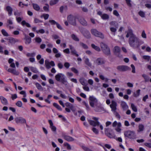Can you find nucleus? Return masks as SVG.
I'll list each match as a JSON object with an SVG mask.
<instances>
[{
	"label": "nucleus",
	"instance_id": "1",
	"mask_svg": "<svg viewBox=\"0 0 151 151\" xmlns=\"http://www.w3.org/2000/svg\"><path fill=\"white\" fill-rule=\"evenodd\" d=\"M140 40L136 36L129 37V43L132 47L134 48H138L140 46Z\"/></svg>",
	"mask_w": 151,
	"mask_h": 151
},
{
	"label": "nucleus",
	"instance_id": "2",
	"mask_svg": "<svg viewBox=\"0 0 151 151\" xmlns=\"http://www.w3.org/2000/svg\"><path fill=\"white\" fill-rule=\"evenodd\" d=\"M55 78L57 81H59L64 84L65 86H68V83L65 76L63 74L59 73L55 76Z\"/></svg>",
	"mask_w": 151,
	"mask_h": 151
},
{
	"label": "nucleus",
	"instance_id": "3",
	"mask_svg": "<svg viewBox=\"0 0 151 151\" xmlns=\"http://www.w3.org/2000/svg\"><path fill=\"white\" fill-rule=\"evenodd\" d=\"M124 135L125 137L134 139L136 138V135L134 131L130 130H127L124 132Z\"/></svg>",
	"mask_w": 151,
	"mask_h": 151
},
{
	"label": "nucleus",
	"instance_id": "4",
	"mask_svg": "<svg viewBox=\"0 0 151 151\" xmlns=\"http://www.w3.org/2000/svg\"><path fill=\"white\" fill-rule=\"evenodd\" d=\"M100 46L103 53L107 55H110V50L109 48L105 43L101 42L100 43Z\"/></svg>",
	"mask_w": 151,
	"mask_h": 151
},
{
	"label": "nucleus",
	"instance_id": "5",
	"mask_svg": "<svg viewBox=\"0 0 151 151\" xmlns=\"http://www.w3.org/2000/svg\"><path fill=\"white\" fill-rule=\"evenodd\" d=\"M91 34L94 36L99 37L102 39L104 38V35L101 32H99L96 29H92L91 30Z\"/></svg>",
	"mask_w": 151,
	"mask_h": 151
},
{
	"label": "nucleus",
	"instance_id": "6",
	"mask_svg": "<svg viewBox=\"0 0 151 151\" xmlns=\"http://www.w3.org/2000/svg\"><path fill=\"white\" fill-rule=\"evenodd\" d=\"M89 99L90 105L93 108L94 107V106L98 103L97 99L93 96H90Z\"/></svg>",
	"mask_w": 151,
	"mask_h": 151
},
{
	"label": "nucleus",
	"instance_id": "7",
	"mask_svg": "<svg viewBox=\"0 0 151 151\" xmlns=\"http://www.w3.org/2000/svg\"><path fill=\"white\" fill-rule=\"evenodd\" d=\"M80 31L82 35L87 38H89L91 34L89 31L83 28H81Z\"/></svg>",
	"mask_w": 151,
	"mask_h": 151
},
{
	"label": "nucleus",
	"instance_id": "8",
	"mask_svg": "<svg viewBox=\"0 0 151 151\" xmlns=\"http://www.w3.org/2000/svg\"><path fill=\"white\" fill-rule=\"evenodd\" d=\"M92 119L95 120L94 121L93 120H89L88 122L93 127H96L97 126H99L100 124V123L98 121L99 118L95 117H92Z\"/></svg>",
	"mask_w": 151,
	"mask_h": 151
},
{
	"label": "nucleus",
	"instance_id": "9",
	"mask_svg": "<svg viewBox=\"0 0 151 151\" xmlns=\"http://www.w3.org/2000/svg\"><path fill=\"white\" fill-rule=\"evenodd\" d=\"M67 19L68 22L70 24L73 26L76 25V17L70 15L68 16Z\"/></svg>",
	"mask_w": 151,
	"mask_h": 151
},
{
	"label": "nucleus",
	"instance_id": "10",
	"mask_svg": "<svg viewBox=\"0 0 151 151\" xmlns=\"http://www.w3.org/2000/svg\"><path fill=\"white\" fill-rule=\"evenodd\" d=\"M116 69L119 71L124 72L130 70L128 66L125 65H119L117 67Z\"/></svg>",
	"mask_w": 151,
	"mask_h": 151
},
{
	"label": "nucleus",
	"instance_id": "11",
	"mask_svg": "<svg viewBox=\"0 0 151 151\" xmlns=\"http://www.w3.org/2000/svg\"><path fill=\"white\" fill-rule=\"evenodd\" d=\"M14 119L16 122L17 124L19 123L21 124H26V120L23 117H17L15 118Z\"/></svg>",
	"mask_w": 151,
	"mask_h": 151
},
{
	"label": "nucleus",
	"instance_id": "12",
	"mask_svg": "<svg viewBox=\"0 0 151 151\" xmlns=\"http://www.w3.org/2000/svg\"><path fill=\"white\" fill-rule=\"evenodd\" d=\"M94 110L98 112H100L104 111V109L102 105L100 103H98L94 106Z\"/></svg>",
	"mask_w": 151,
	"mask_h": 151
},
{
	"label": "nucleus",
	"instance_id": "13",
	"mask_svg": "<svg viewBox=\"0 0 151 151\" xmlns=\"http://www.w3.org/2000/svg\"><path fill=\"white\" fill-rule=\"evenodd\" d=\"M49 127L54 134H56V127L54 125V124L51 120H48Z\"/></svg>",
	"mask_w": 151,
	"mask_h": 151
},
{
	"label": "nucleus",
	"instance_id": "14",
	"mask_svg": "<svg viewBox=\"0 0 151 151\" xmlns=\"http://www.w3.org/2000/svg\"><path fill=\"white\" fill-rule=\"evenodd\" d=\"M117 106V104L116 102L114 100L112 101L111 104L110 105V106L111 109V111L112 112H115V111H116Z\"/></svg>",
	"mask_w": 151,
	"mask_h": 151
},
{
	"label": "nucleus",
	"instance_id": "15",
	"mask_svg": "<svg viewBox=\"0 0 151 151\" xmlns=\"http://www.w3.org/2000/svg\"><path fill=\"white\" fill-rule=\"evenodd\" d=\"M105 133L106 135L110 138H114L115 135L114 134H112L110 132V129L109 128L105 129Z\"/></svg>",
	"mask_w": 151,
	"mask_h": 151
},
{
	"label": "nucleus",
	"instance_id": "16",
	"mask_svg": "<svg viewBox=\"0 0 151 151\" xmlns=\"http://www.w3.org/2000/svg\"><path fill=\"white\" fill-rule=\"evenodd\" d=\"M94 63L98 65H100L104 64L105 61L103 58H99L96 60Z\"/></svg>",
	"mask_w": 151,
	"mask_h": 151
},
{
	"label": "nucleus",
	"instance_id": "17",
	"mask_svg": "<svg viewBox=\"0 0 151 151\" xmlns=\"http://www.w3.org/2000/svg\"><path fill=\"white\" fill-rule=\"evenodd\" d=\"M134 36H136L133 33V31L132 29L129 28L127 32V34L126 35V37L127 38L129 37H132Z\"/></svg>",
	"mask_w": 151,
	"mask_h": 151
},
{
	"label": "nucleus",
	"instance_id": "18",
	"mask_svg": "<svg viewBox=\"0 0 151 151\" xmlns=\"http://www.w3.org/2000/svg\"><path fill=\"white\" fill-rule=\"evenodd\" d=\"M69 47L72 54L75 55L76 57H78L79 55L77 53V52L76 50L74 47L71 45H69Z\"/></svg>",
	"mask_w": 151,
	"mask_h": 151
},
{
	"label": "nucleus",
	"instance_id": "19",
	"mask_svg": "<svg viewBox=\"0 0 151 151\" xmlns=\"http://www.w3.org/2000/svg\"><path fill=\"white\" fill-rule=\"evenodd\" d=\"M63 137L64 138L66 141L68 142L73 141L74 140V139L70 136L66 135L65 134H63Z\"/></svg>",
	"mask_w": 151,
	"mask_h": 151
},
{
	"label": "nucleus",
	"instance_id": "20",
	"mask_svg": "<svg viewBox=\"0 0 151 151\" xmlns=\"http://www.w3.org/2000/svg\"><path fill=\"white\" fill-rule=\"evenodd\" d=\"M78 21L83 26L87 25V23L85 19L83 17H80L78 19Z\"/></svg>",
	"mask_w": 151,
	"mask_h": 151
},
{
	"label": "nucleus",
	"instance_id": "21",
	"mask_svg": "<svg viewBox=\"0 0 151 151\" xmlns=\"http://www.w3.org/2000/svg\"><path fill=\"white\" fill-rule=\"evenodd\" d=\"M5 9L8 12V14L9 16H10L12 15L13 10L10 6H6Z\"/></svg>",
	"mask_w": 151,
	"mask_h": 151
},
{
	"label": "nucleus",
	"instance_id": "22",
	"mask_svg": "<svg viewBox=\"0 0 151 151\" xmlns=\"http://www.w3.org/2000/svg\"><path fill=\"white\" fill-rule=\"evenodd\" d=\"M121 105L124 110H126L128 108V106L125 102L122 101H121Z\"/></svg>",
	"mask_w": 151,
	"mask_h": 151
},
{
	"label": "nucleus",
	"instance_id": "23",
	"mask_svg": "<svg viewBox=\"0 0 151 151\" xmlns=\"http://www.w3.org/2000/svg\"><path fill=\"white\" fill-rule=\"evenodd\" d=\"M5 39L6 40H9V42L8 43V44L9 45L10 44L12 45L14 44L17 41V40H15L14 38L13 37L5 38Z\"/></svg>",
	"mask_w": 151,
	"mask_h": 151
},
{
	"label": "nucleus",
	"instance_id": "24",
	"mask_svg": "<svg viewBox=\"0 0 151 151\" xmlns=\"http://www.w3.org/2000/svg\"><path fill=\"white\" fill-rule=\"evenodd\" d=\"M7 24H6L7 26L10 29L14 28V27L12 25H12L13 24L12 19H9L7 20Z\"/></svg>",
	"mask_w": 151,
	"mask_h": 151
},
{
	"label": "nucleus",
	"instance_id": "25",
	"mask_svg": "<svg viewBox=\"0 0 151 151\" xmlns=\"http://www.w3.org/2000/svg\"><path fill=\"white\" fill-rule=\"evenodd\" d=\"M79 82L83 86H86L88 84L87 81L83 78H80Z\"/></svg>",
	"mask_w": 151,
	"mask_h": 151
},
{
	"label": "nucleus",
	"instance_id": "26",
	"mask_svg": "<svg viewBox=\"0 0 151 151\" xmlns=\"http://www.w3.org/2000/svg\"><path fill=\"white\" fill-rule=\"evenodd\" d=\"M120 48L118 46H116L114 48V52L115 55H117L118 53L120 52Z\"/></svg>",
	"mask_w": 151,
	"mask_h": 151
},
{
	"label": "nucleus",
	"instance_id": "27",
	"mask_svg": "<svg viewBox=\"0 0 151 151\" xmlns=\"http://www.w3.org/2000/svg\"><path fill=\"white\" fill-rule=\"evenodd\" d=\"M0 100L3 104L4 105L7 104L8 103L7 101V99L3 96H0Z\"/></svg>",
	"mask_w": 151,
	"mask_h": 151
},
{
	"label": "nucleus",
	"instance_id": "28",
	"mask_svg": "<svg viewBox=\"0 0 151 151\" xmlns=\"http://www.w3.org/2000/svg\"><path fill=\"white\" fill-rule=\"evenodd\" d=\"M109 24L111 27H114L116 28H118L119 24L118 23L115 21H112L110 22Z\"/></svg>",
	"mask_w": 151,
	"mask_h": 151
},
{
	"label": "nucleus",
	"instance_id": "29",
	"mask_svg": "<svg viewBox=\"0 0 151 151\" xmlns=\"http://www.w3.org/2000/svg\"><path fill=\"white\" fill-rule=\"evenodd\" d=\"M65 106L69 108L72 111H74V106L72 104L69 102H67L65 103Z\"/></svg>",
	"mask_w": 151,
	"mask_h": 151
},
{
	"label": "nucleus",
	"instance_id": "30",
	"mask_svg": "<svg viewBox=\"0 0 151 151\" xmlns=\"http://www.w3.org/2000/svg\"><path fill=\"white\" fill-rule=\"evenodd\" d=\"M14 60L12 58H9L8 60V62L10 64V66L13 68H15V67L14 63L13 62Z\"/></svg>",
	"mask_w": 151,
	"mask_h": 151
},
{
	"label": "nucleus",
	"instance_id": "31",
	"mask_svg": "<svg viewBox=\"0 0 151 151\" xmlns=\"http://www.w3.org/2000/svg\"><path fill=\"white\" fill-rule=\"evenodd\" d=\"M84 58L85 59V63L88 66L91 67V64L89 62V59L88 58H85V57H84Z\"/></svg>",
	"mask_w": 151,
	"mask_h": 151
},
{
	"label": "nucleus",
	"instance_id": "32",
	"mask_svg": "<svg viewBox=\"0 0 151 151\" xmlns=\"http://www.w3.org/2000/svg\"><path fill=\"white\" fill-rule=\"evenodd\" d=\"M144 126L142 124H139L138 126V129L137 130L138 132H142L144 131Z\"/></svg>",
	"mask_w": 151,
	"mask_h": 151
},
{
	"label": "nucleus",
	"instance_id": "33",
	"mask_svg": "<svg viewBox=\"0 0 151 151\" xmlns=\"http://www.w3.org/2000/svg\"><path fill=\"white\" fill-rule=\"evenodd\" d=\"M91 46L92 48L98 52H99L101 50L100 49L99 47L93 44H91Z\"/></svg>",
	"mask_w": 151,
	"mask_h": 151
},
{
	"label": "nucleus",
	"instance_id": "34",
	"mask_svg": "<svg viewBox=\"0 0 151 151\" xmlns=\"http://www.w3.org/2000/svg\"><path fill=\"white\" fill-rule=\"evenodd\" d=\"M71 37L72 39L76 41H79V40L77 36L74 34H72L71 35Z\"/></svg>",
	"mask_w": 151,
	"mask_h": 151
},
{
	"label": "nucleus",
	"instance_id": "35",
	"mask_svg": "<svg viewBox=\"0 0 151 151\" xmlns=\"http://www.w3.org/2000/svg\"><path fill=\"white\" fill-rule=\"evenodd\" d=\"M117 28L114 27H110V29L111 31L113 33V34L115 35V32L116 31Z\"/></svg>",
	"mask_w": 151,
	"mask_h": 151
},
{
	"label": "nucleus",
	"instance_id": "36",
	"mask_svg": "<svg viewBox=\"0 0 151 151\" xmlns=\"http://www.w3.org/2000/svg\"><path fill=\"white\" fill-rule=\"evenodd\" d=\"M21 24L22 26L26 25L27 27H30L31 26L29 24L26 22L24 20H23L21 22Z\"/></svg>",
	"mask_w": 151,
	"mask_h": 151
},
{
	"label": "nucleus",
	"instance_id": "37",
	"mask_svg": "<svg viewBox=\"0 0 151 151\" xmlns=\"http://www.w3.org/2000/svg\"><path fill=\"white\" fill-rule=\"evenodd\" d=\"M101 17L103 19H108L109 18V16L108 14H104L102 15Z\"/></svg>",
	"mask_w": 151,
	"mask_h": 151
},
{
	"label": "nucleus",
	"instance_id": "38",
	"mask_svg": "<svg viewBox=\"0 0 151 151\" xmlns=\"http://www.w3.org/2000/svg\"><path fill=\"white\" fill-rule=\"evenodd\" d=\"M142 76L144 79L145 82L149 81V78L145 74H143L142 75Z\"/></svg>",
	"mask_w": 151,
	"mask_h": 151
},
{
	"label": "nucleus",
	"instance_id": "39",
	"mask_svg": "<svg viewBox=\"0 0 151 151\" xmlns=\"http://www.w3.org/2000/svg\"><path fill=\"white\" fill-rule=\"evenodd\" d=\"M140 91V89L137 90L136 92L134 93L133 96L135 97H137L139 95Z\"/></svg>",
	"mask_w": 151,
	"mask_h": 151
},
{
	"label": "nucleus",
	"instance_id": "40",
	"mask_svg": "<svg viewBox=\"0 0 151 151\" xmlns=\"http://www.w3.org/2000/svg\"><path fill=\"white\" fill-rule=\"evenodd\" d=\"M80 45L84 49H87L88 48V47L87 45L83 42H80Z\"/></svg>",
	"mask_w": 151,
	"mask_h": 151
},
{
	"label": "nucleus",
	"instance_id": "41",
	"mask_svg": "<svg viewBox=\"0 0 151 151\" xmlns=\"http://www.w3.org/2000/svg\"><path fill=\"white\" fill-rule=\"evenodd\" d=\"M33 6L34 9L37 11H38L40 9V6L36 4H33Z\"/></svg>",
	"mask_w": 151,
	"mask_h": 151
},
{
	"label": "nucleus",
	"instance_id": "42",
	"mask_svg": "<svg viewBox=\"0 0 151 151\" xmlns=\"http://www.w3.org/2000/svg\"><path fill=\"white\" fill-rule=\"evenodd\" d=\"M53 105L58 110L60 111L62 110V108L57 104L54 103L53 104Z\"/></svg>",
	"mask_w": 151,
	"mask_h": 151
},
{
	"label": "nucleus",
	"instance_id": "43",
	"mask_svg": "<svg viewBox=\"0 0 151 151\" xmlns=\"http://www.w3.org/2000/svg\"><path fill=\"white\" fill-rule=\"evenodd\" d=\"M59 0H51L50 1V4L51 5H53L57 4Z\"/></svg>",
	"mask_w": 151,
	"mask_h": 151
},
{
	"label": "nucleus",
	"instance_id": "44",
	"mask_svg": "<svg viewBox=\"0 0 151 151\" xmlns=\"http://www.w3.org/2000/svg\"><path fill=\"white\" fill-rule=\"evenodd\" d=\"M50 65L52 67L54 66L55 65V64L54 62L52 61H51L50 62L48 63V68L50 67Z\"/></svg>",
	"mask_w": 151,
	"mask_h": 151
},
{
	"label": "nucleus",
	"instance_id": "45",
	"mask_svg": "<svg viewBox=\"0 0 151 151\" xmlns=\"http://www.w3.org/2000/svg\"><path fill=\"white\" fill-rule=\"evenodd\" d=\"M138 14L142 18H144L145 17V13L142 11H139L138 12Z\"/></svg>",
	"mask_w": 151,
	"mask_h": 151
},
{
	"label": "nucleus",
	"instance_id": "46",
	"mask_svg": "<svg viewBox=\"0 0 151 151\" xmlns=\"http://www.w3.org/2000/svg\"><path fill=\"white\" fill-rule=\"evenodd\" d=\"M1 32L2 34L4 36L6 37L9 36V34L4 29H2L1 30Z\"/></svg>",
	"mask_w": 151,
	"mask_h": 151
},
{
	"label": "nucleus",
	"instance_id": "47",
	"mask_svg": "<svg viewBox=\"0 0 151 151\" xmlns=\"http://www.w3.org/2000/svg\"><path fill=\"white\" fill-rule=\"evenodd\" d=\"M29 68L30 70L32 72L34 73H37L38 72L36 68L32 67H30Z\"/></svg>",
	"mask_w": 151,
	"mask_h": 151
},
{
	"label": "nucleus",
	"instance_id": "48",
	"mask_svg": "<svg viewBox=\"0 0 151 151\" xmlns=\"http://www.w3.org/2000/svg\"><path fill=\"white\" fill-rule=\"evenodd\" d=\"M131 107L132 109L135 112L137 111V107L133 104H131Z\"/></svg>",
	"mask_w": 151,
	"mask_h": 151
},
{
	"label": "nucleus",
	"instance_id": "49",
	"mask_svg": "<svg viewBox=\"0 0 151 151\" xmlns=\"http://www.w3.org/2000/svg\"><path fill=\"white\" fill-rule=\"evenodd\" d=\"M31 41V39L30 37H27L26 38L25 43L27 44H28L30 43Z\"/></svg>",
	"mask_w": 151,
	"mask_h": 151
},
{
	"label": "nucleus",
	"instance_id": "50",
	"mask_svg": "<svg viewBox=\"0 0 151 151\" xmlns=\"http://www.w3.org/2000/svg\"><path fill=\"white\" fill-rule=\"evenodd\" d=\"M35 85L37 87V88L40 90H42V88L41 85L38 83H35Z\"/></svg>",
	"mask_w": 151,
	"mask_h": 151
},
{
	"label": "nucleus",
	"instance_id": "51",
	"mask_svg": "<svg viewBox=\"0 0 151 151\" xmlns=\"http://www.w3.org/2000/svg\"><path fill=\"white\" fill-rule=\"evenodd\" d=\"M16 105L19 107H21L22 105V103L21 101H18L16 104Z\"/></svg>",
	"mask_w": 151,
	"mask_h": 151
},
{
	"label": "nucleus",
	"instance_id": "52",
	"mask_svg": "<svg viewBox=\"0 0 151 151\" xmlns=\"http://www.w3.org/2000/svg\"><path fill=\"white\" fill-rule=\"evenodd\" d=\"M19 93L20 94L23 95V97H27V94L25 91H22Z\"/></svg>",
	"mask_w": 151,
	"mask_h": 151
},
{
	"label": "nucleus",
	"instance_id": "53",
	"mask_svg": "<svg viewBox=\"0 0 151 151\" xmlns=\"http://www.w3.org/2000/svg\"><path fill=\"white\" fill-rule=\"evenodd\" d=\"M35 42L37 43H40L42 41L41 39L39 37H36L35 39Z\"/></svg>",
	"mask_w": 151,
	"mask_h": 151
},
{
	"label": "nucleus",
	"instance_id": "54",
	"mask_svg": "<svg viewBox=\"0 0 151 151\" xmlns=\"http://www.w3.org/2000/svg\"><path fill=\"white\" fill-rule=\"evenodd\" d=\"M82 103L83 104L85 105L86 107V109L87 110H89L90 109V108H89V105H88V103H86L85 101H83V102H82Z\"/></svg>",
	"mask_w": 151,
	"mask_h": 151
},
{
	"label": "nucleus",
	"instance_id": "55",
	"mask_svg": "<svg viewBox=\"0 0 151 151\" xmlns=\"http://www.w3.org/2000/svg\"><path fill=\"white\" fill-rule=\"evenodd\" d=\"M141 36L143 38L146 39L147 38L146 35L145 33V32L144 30L142 31L141 34Z\"/></svg>",
	"mask_w": 151,
	"mask_h": 151
},
{
	"label": "nucleus",
	"instance_id": "56",
	"mask_svg": "<svg viewBox=\"0 0 151 151\" xmlns=\"http://www.w3.org/2000/svg\"><path fill=\"white\" fill-rule=\"evenodd\" d=\"M143 58L144 59L147 60L148 61L150 58V57L148 55H144L143 56Z\"/></svg>",
	"mask_w": 151,
	"mask_h": 151
},
{
	"label": "nucleus",
	"instance_id": "57",
	"mask_svg": "<svg viewBox=\"0 0 151 151\" xmlns=\"http://www.w3.org/2000/svg\"><path fill=\"white\" fill-rule=\"evenodd\" d=\"M35 52L31 53H28L27 54V55L28 57H34L35 56Z\"/></svg>",
	"mask_w": 151,
	"mask_h": 151
},
{
	"label": "nucleus",
	"instance_id": "58",
	"mask_svg": "<svg viewBox=\"0 0 151 151\" xmlns=\"http://www.w3.org/2000/svg\"><path fill=\"white\" fill-rule=\"evenodd\" d=\"M71 70L75 73H78V71L77 69L74 68H71Z\"/></svg>",
	"mask_w": 151,
	"mask_h": 151
},
{
	"label": "nucleus",
	"instance_id": "59",
	"mask_svg": "<svg viewBox=\"0 0 151 151\" xmlns=\"http://www.w3.org/2000/svg\"><path fill=\"white\" fill-rule=\"evenodd\" d=\"M64 66L67 69H68L70 66V64L68 62H65L64 64Z\"/></svg>",
	"mask_w": 151,
	"mask_h": 151
},
{
	"label": "nucleus",
	"instance_id": "60",
	"mask_svg": "<svg viewBox=\"0 0 151 151\" xmlns=\"http://www.w3.org/2000/svg\"><path fill=\"white\" fill-rule=\"evenodd\" d=\"M113 14L114 15L117 17H118L119 16V13L116 10H114L113 11Z\"/></svg>",
	"mask_w": 151,
	"mask_h": 151
},
{
	"label": "nucleus",
	"instance_id": "61",
	"mask_svg": "<svg viewBox=\"0 0 151 151\" xmlns=\"http://www.w3.org/2000/svg\"><path fill=\"white\" fill-rule=\"evenodd\" d=\"M114 114V115H115V116H116V117L119 118V119H120V116L119 115V114L117 112H116V111H115V112H113Z\"/></svg>",
	"mask_w": 151,
	"mask_h": 151
},
{
	"label": "nucleus",
	"instance_id": "62",
	"mask_svg": "<svg viewBox=\"0 0 151 151\" xmlns=\"http://www.w3.org/2000/svg\"><path fill=\"white\" fill-rule=\"evenodd\" d=\"M12 73L14 75H17L19 74V72L18 71H17L15 69H14Z\"/></svg>",
	"mask_w": 151,
	"mask_h": 151
},
{
	"label": "nucleus",
	"instance_id": "63",
	"mask_svg": "<svg viewBox=\"0 0 151 151\" xmlns=\"http://www.w3.org/2000/svg\"><path fill=\"white\" fill-rule=\"evenodd\" d=\"M65 145L67 147V148L68 150H71V148L70 145L68 143L65 144Z\"/></svg>",
	"mask_w": 151,
	"mask_h": 151
},
{
	"label": "nucleus",
	"instance_id": "64",
	"mask_svg": "<svg viewBox=\"0 0 151 151\" xmlns=\"http://www.w3.org/2000/svg\"><path fill=\"white\" fill-rule=\"evenodd\" d=\"M52 37L55 40L58 39L60 38L59 37L56 35H52Z\"/></svg>",
	"mask_w": 151,
	"mask_h": 151
}]
</instances>
